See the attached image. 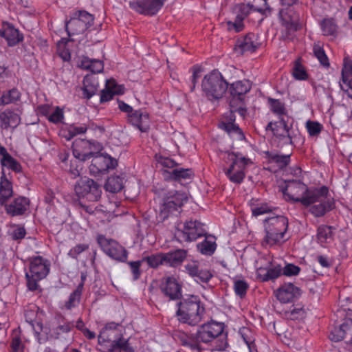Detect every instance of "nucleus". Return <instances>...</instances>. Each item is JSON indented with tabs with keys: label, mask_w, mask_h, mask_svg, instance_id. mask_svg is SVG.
Here are the masks:
<instances>
[{
	"label": "nucleus",
	"mask_w": 352,
	"mask_h": 352,
	"mask_svg": "<svg viewBox=\"0 0 352 352\" xmlns=\"http://www.w3.org/2000/svg\"><path fill=\"white\" fill-rule=\"evenodd\" d=\"M280 188L286 201L309 206L310 212L315 217L324 215L332 208V201L327 196L329 190L325 186L309 189L300 181L289 180L285 182Z\"/></svg>",
	"instance_id": "f257e3e1"
},
{
	"label": "nucleus",
	"mask_w": 352,
	"mask_h": 352,
	"mask_svg": "<svg viewBox=\"0 0 352 352\" xmlns=\"http://www.w3.org/2000/svg\"><path fill=\"white\" fill-rule=\"evenodd\" d=\"M288 219L283 215L267 217L264 221L265 235L262 244L266 247L280 245L288 238Z\"/></svg>",
	"instance_id": "f03ea898"
},
{
	"label": "nucleus",
	"mask_w": 352,
	"mask_h": 352,
	"mask_svg": "<svg viewBox=\"0 0 352 352\" xmlns=\"http://www.w3.org/2000/svg\"><path fill=\"white\" fill-rule=\"evenodd\" d=\"M177 306L176 316L179 322L193 326L201 321L204 307L198 296H188L184 298Z\"/></svg>",
	"instance_id": "7ed1b4c3"
},
{
	"label": "nucleus",
	"mask_w": 352,
	"mask_h": 352,
	"mask_svg": "<svg viewBox=\"0 0 352 352\" xmlns=\"http://www.w3.org/2000/svg\"><path fill=\"white\" fill-rule=\"evenodd\" d=\"M226 162H230V165L225 173L232 182L236 184L242 182L247 166L252 163L250 159L238 152L228 153Z\"/></svg>",
	"instance_id": "20e7f679"
},
{
	"label": "nucleus",
	"mask_w": 352,
	"mask_h": 352,
	"mask_svg": "<svg viewBox=\"0 0 352 352\" xmlns=\"http://www.w3.org/2000/svg\"><path fill=\"white\" fill-rule=\"evenodd\" d=\"M201 87L208 98L219 99L226 93L228 83L219 71L213 70L204 76Z\"/></svg>",
	"instance_id": "39448f33"
},
{
	"label": "nucleus",
	"mask_w": 352,
	"mask_h": 352,
	"mask_svg": "<svg viewBox=\"0 0 352 352\" xmlns=\"http://www.w3.org/2000/svg\"><path fill=\"white\" fill-rule=\"evenodd\" d=\"M50 263L41 256H36L30 260V272L25 274L28 287L30 290H35L38 281L45 278L50 272Z\"/></svg>",
	"instance_id": "423d86ee"
},
{
	"label": "nucleus",
	"mask_w": 352,
	"mask_h": 352,
	"mask_svg": "<svg viewBox=\"0 0 352 352\" xmlns=\"http://www.w3.org/2000/svg\"><path fill=\"white\" fill-rule=\"evenodd\" d=\"M254 267L257 278L262 281L275 279L283 275L281 265L266 256L259 257L255 261Z\"/></svg>",
	"instance_id": "0eeeda50"
},
{
	"label": "nucleus",
	"mask_w": 352,
	"mask_h": 352,
	"mask_svg": "<svg viewBox=\"0 0 352 352\" xmlns=\"http://www.w3.org/2000/svg\"><path fill=\"white\" fill-rule=\"evenodd\" d=\"M118 324L115 322L108 323L104 328L100 331L98 336V342L100 344H106L109 347V351L111 352H133V349L129 346L127 340L124 339H118V340L112 341L110 335L108 334L109 331L116 329Z\"/></svg>",
	"instance_id": "6e6552de"
},
{
	"label": "nucleus",
	"mask_w": 352,
	"mask_h": 352,
	"mask_svg": "<svg viewBox=\"0 0 352 352\" xmlns=\"http://www.w3.org/2000/svg\"><path fill=\"white\" fill-rule=\"evenodd\" d=\"M74 190L79 197L85 198L89 201H97L102 193L100 186L87 177H80L75 185Z\"/></svg>",
	"instance_id": "1a4fd4ad"
},
{
	"label": "nucleus",
	"mask_w": 352,
	"mask_h": 352,
	"mask_svg": "<svg viewBox=\"0 0 352 352\" xmlns=\"http://www.w3.org/2000/svg\"><path fill=\"white\" fill-rule=\"evenodd\" d=\"M224 330V324L211 320L199 327L197 339L199 343L209 344L221 336Z\"/></svg>",
	"instance_id": "9d476101"
},
{
	"label": "nucleus",
	"mask_w": 352,
	"mask_h": 352,
	"mask_svg": "<svg viewBox=\"0 0 352 352\" xmlns=\"http://www.w3.org/2000/svg\"><path fill=\"white\" fill-rule=\"evenodd\" d=\"M98 243L103 252L109 257L121 262H125L127 260V251L117 241L99 235Z\"/></svg>",
	"instance_id": "9b49d317"
},
{
	"label": "nucleus",
	"mask_w": 352,
	"mask_h": 352,
	"mask_svg": "<svg viewBox=\"0 0 352 352\" xmlns=\"http://www.w3.org/2000/svg\"><path fill=\"white\" fill-rule=\"evenodd\" d=\"M116 165V160L110 155L97 154L91 160L89 171L91 175L96 177L107 173L109 170L115 168Z\"/></svg>",
	"instance_id": "f8f14e48"
},
{
	"label": "nucleus",
	"mask_w": 352,
	"mask_h": 352,
	"mask_svg": "<svg viewBox=\"0 0 352 352\" xmlns=\"http://www.w3.org/2000/svg\"><path fill=\"white\" fill-rule=\"evenodd\" d=\"M164 3V0H132L129 7L140 14L153 16L161 10Z\"/></svg>",
	"instance_id": "ddd939ff"
},
{
	"label": "nucleus",
	"mask_w": 352,
	"mask_h": 352,
	"mask_svg": "<svg viewBox=\"0 0 352 352\" xmlns=\"http://www.w3.org/2000/svg\"><path fill=\"white\" fill-rule=\"evenodd\" d=\"M206 226L198 221H189L184 224L183 230L179 233L184 241H192L205 234Z\"/></svg>",
	"instance_id": "4468645a"
},
{
	"label": "nucleus",
	"mask_w": 352,
	"mask_h": 352,
	"mask_svg": "<svg viewBox=\"0 0 352 352\" xmlns=\"http://www.w3.org/2000/svg\"><path fill=\"white\" fill-rule=\"evenodd\" d=\"M187 201L185 194L177 192L171 199H168L160 208L162 219H166L170 214L178 211L182 205Z\"/></svg>",
	"instance_id": "2eb2a0df"
},
{
	"label": "nucleus",
	"mask_w": 352,
	"mask_h": 352,
	"mask_svg": "<svg viewBox=\"0 0 352 352\" xmlns=\"http://www.w3.org/2000/svg\"><path fill=\"white\" fill-rule=\"evenodd\" d=\"M128 122L141 132L148 131L151 123L149 114L142 109L132 112L129 116Z\"/></svg>",
	"instance_id": "dca6fc26"
},
{
	"label": "nucleus",
	"mask_w": 352,
	"mask_h": 352,
	"mask_svg": "<svg viewBox=\"0 0 352 352\" xmlns=\"http://www.w3.org/2000/svg\"><path fill=\"white\" fill-rule=\"evenodd\" d=\"M0 36L6 39L9 46H14L23 41V34L8 22H3L0 29Z\"/></svg>",
	"instance_id": "f3484780"
},
{
	"label": "nucleus",
	"mask_w": 352,
	"mask_h": 352,
	"mask_svg": "<svg viewBox=\"0 0 352 352\" xmlns=\"http://www.w3.org/2000/svg\"><path fill=\"white\" fill-rule=\"evenodd\" d=\"M299 296V289L292 283H285L276 291V296L281 303L292 302Z\"/></svg>",
	"instance_id": "a211bd4d"
},
{
	"label": "nucleus",
	"mask_w": 352,
	"mask_h": 352,
	"mask_svg": "<svg viewBox=\"0 0 352 352\" xmlns=\"http://www.w3.org/2000/svg\"><path fill=\"white\" fill-rule=\"evenodd\" d=\"M267 129L271 130L273 134L277 138L283 140L285 143H292L289 128L283 118H280L278 121L270 122L267 126Z\"/></svg>",
	"instance_id": "6ab92c4d"
},
{
	"label": "nucleus",
	"mask_w": 352,
	"mask_h": 352,
	"mask_svg": "<svg viewBox=\"0 0 352 352\" xmlns=\"http://www.w3.org/2000/svg\"><path fill=\"white\" fill-rule=\"evenodd\" d=\"M342 80L343 85L340 84L341 89L347 92L349 97L352 98V60L348 56L343 60Z\"/></svg>",
	"instance_id": "aec40b11"
},
{
	"label": "nucleus",
	"mask_w": 352,
	"mask_h": 352,
	"mask_svg": "<svg viewBox=\"0 0 352 352\" xmlns=\"http://www.w3.org/2000/svg\"><path fill=\"white\" fill-rule=\"evenodd\" d=\"M161 289L166 296L172 300L178 298L182 295L181 285L174 276L165 278L162 283Z\"/></svg>",
	"instance_id": "412c9836"
},
{
	"label": "nucleus",
	"mask_w": 352,
	"mask_h": 352,
	"mask_svg": "<svg viewBox=\"0 0 352 352\" xmlns=\"http://www.w3.org/2000/svg\"><path fill=\"white\" fill-rule=\"evenodd\" d=\"M73 155L76 160L82 161L89 159L93 154L89 141L78 139L73 142Z\"/></svg>",
	"instance_id": "4be33fe9"
},
{
	"label": "nucleus",
	"mask_w": 352,
	"mask_h": 352,
	"mask_svg": "<svg viewBox=\"0 0 352 352\" xmlns=\"http://www.w3.org/2000/svg\"><path fill=\"white\" fill-rule=\"evenodd\" d=\"M29 205L28 199L19 197L6 206V212L12 216L21 215L28 209Z\"/></svg>",
	"instance_id": "5701e85b"
},
{
	"label": "nucleus",
	"mask_w": 352,
	"mask_h": 352,
	"mask_svg": "<svg viewBox=\"0 0 352 352\" xmlns=\"http://www.w3.org/2000/svg\"><path fill=\"white\" fill-rule=\"evenodd\" d=\"M348 334L352 336V320L351 319H346L339 327H335L331 332L329 338L333 342H338Z\"/></svg>",
	"instance_id": "b1692460"
},
{
	"label": "nucleus",
	"mask_w": 352,
	"mask_h": 352,
	"mask_svg": "<svg viewBox=\"0 0 352 352\" xmlns=\"http://www.w3.org/2000/svg\"><path fill=\"white\" fill-rule=\"evenodd\" d=\"M187 256V252L184 250H176L164 253L165 265L177 267L180 265Z\"/></svg>",
	"instance_id": "393cba45"
},
{
	"label": "nucleus",
	"mask_w": 352,
	"mask_h": 352,
	"mask_svg": "<svg viewBox=\"0 0 352 352\" xmlns=\"http://www.w3.org/2000/svg\"><path fill=\"white\" fill-rule=\"evenodd\" d=\"M238 47L243 53L253 52L259 46L258 36L254 34H248L238 41Z\"/></svg>",
	"instance_id": "a878e982"
},
{
	"label": "nucleus",
	"mask_w": 352,
	"mask_h": 352,
	"mask_svg": "<svg viewBox=\"0 0 352 352\" xmlns=\"http://www.w3.org/2000/svg\"><path fill=\"white\" fill-rule=\"evenodd\" d=\"M99 86L98 81L94 75H87L83 80V96L85 98H91L96 93Z\"/></svg>",
	"instance_id": "bb28decb"
},
{
	"label": "nucleus",
	"mask_w": 352,
	"mask_h": 352,
	"mask_svg": "<svg viewBox=\"0 0 352 352\" xmlns=\"http://www.w3.org/2000/svg\"><path fill=\"white\" fill-rule=\"evenodd\" d=\"M0 120L1 126L3 129L14 128L19 125L21 121L19 115L10 110L3 111L0 115Z\"/></svg>",
	"instance_id": "cd10ccee"
},
{
	"label": "nucleus",
	"mask_w": 352,
	"mask_h": 352,
	"mask_svg": "<svg viewBox=\"0 0 352 352\" xmlns=\"http://www.w3.org/2000/svg\"><path fill=\"white\" fill-rule=\"evenodd\" d=\"M38 308L37 307L32 305L25 312V320L31 324L37 337H38L40 334L39 331H43L44 329L41 323L37 322L36 325L34 323L38 314ZM38 339L39 340L40 338H38Z\"/></svg>",
	"instance_id": "c85d7f7f"
},
{
	"label": "nucleus",
	"mask_w": 352,
	"mask_h": 352,
	"mask_svg": "<svg viewBox=\"0 0 352 352\" xmlns=\"http://www.w3.org/2000/svg\"><path fill=\"white\" fill-rule=\"evenodd\" d=\"M197 249L201 254L210 256L216 248V238L212 235L206 236L204 240L197 244Z\"/></svg>",
	"instance_id": "c756f323"
},
{
	"label": "nucleus",
	"mask_w": 352,
	"mask_h": 352,
	"mask_svg": "<svg viewBox=\"0 0 352 352\" xmlns=\"http://www.w3.org/2000/svg\"><path fill=\"white\" fill-rule=\"evenodd\" d=\"M280 18L282 25L286 31L284 36L288 38L289 35L300 28V24L298 21L291 19L289 16H286L283 10L280 12Z\"/></svg>",
	"instance_id": "7c9ffc66"
},
{
	"label": "nucleus",
	"mask_w": 352,
	"mask_h": 352,
	"mask_svg": "<svg viewBox=\"0 0 352 352\" xmlns=\"http://www.w3.org/2000/svg\"><path fill=\"white\" fill-rule=\"evenodd\" d=\"M251 89V83L248 80H238L230 85V91L233 97L245 94Z\"/></svg>",
	"instance_id": "2f4dec72"
},
{
	"label": "nucleus",
	"mask_w": 352,
	"mask_h": 352,
	"mask_svg": "<svg viewBox=\"0 0 352 352\" xmlns=\"http://www.w3.org/2000/svg\"><path fill=\"white\" fill-rule=\"evenodd\" d=\"M80 66L85 69H89L93 73H100L103 71L104 65L101 60L90 59L84 57L80 61Z\"/></svg>",
	"instance_id": "473e14b6"
},
{
	"label": "nucleus",
	"mask_w": 352,
	"mask_h": 352,
	"mask_svg": "<svg viewBox=\"0 0 352 352\" xmlns=\"http://www.w3.org/2000/svg\"><path fill=\"white\" fill-rule=\"evenodd\" d=\"M1 173L2 175L1 177L0 182V202L3 204L8 197L12 195V188L11 183L6 178L3 170H2Z\"/></svg>",
	"instance_id": "72a5a7b5"
},
{
	"label": "nucleus",
	"mask_w": 352,
	"mask_h": 352,
	"mask_svg": "<svg viewBox=\"0 0 352 352\" xmlns=\"http://www.w3.org/2000/svg\"><path fill=\"white\" fill-rule=\"evenodd\" d=\"M268 161L278 168L282 169L290 162V155H281L278 153H268Z\"/></svg>",
	"instance_id": "f704fd0d"
},
{
	"label": "nucleus",
	"mask_w": 352,
	"mask_h": 352,
	"mask_svg": "<svg viewBox=\"0 0 352 352\" xmlns=\"http://www.w3.org/2000/svg\"><path fill=\"white\" fill-rule=\"evenodd\" d=\"M318 241L322 246H325L333 241L331 227L321 226L318 229Z\"/></svg>",
	"instance_id": "c9c22d12"
},
{
	"label": "nucleus",
	"mask_w": 352,
	"mask_h": 352,
	"mask_svg": "<svg viewBox=\"0 0 352 352\" xmlns=\"http://www.w3.org/2000/svg\"><path fill=\"white\" fill-rule=\"evenodd\" d=\"M178 338L182 345L187 346L192 350L201 351L202 349L197 339V336L194 338L193 336L185 333H179Z\"/></svg>",
	"instance_id": "e433bc0d"
},
{
	"label": "nucleus",
	"mask_w": 352,
	"mask_h": 352,
	"mask_svg": "<svg viewBox=\"0 0 352 352\" xmlns=\"http://www.w3.org/2000/svg\"><path fill=\"white\" fill-rule=\"evenodd\" d=\"M164 173H167L169 175L168 176L164 175V177L177 181L190 179L192 176V170L188 168H175L171 172L164 170Z\"/></svg>",
	"instance_id": "4c0bfd02"
},
{
	"label": "nucleus",
	"mask_w": 352,
	"mask_h": 352,
	"mask_svg": "<svg viewBox=\"0 0 352 352\" xmlns=\"http://www.w3.org/2000/svg\"><path fill=\"white\" fill-rule=\"evenodd\" d=\"M69 34H78L84 32L87 28L76 16L72 18L66 24Z\"/></svg>",
	"instance_id": "58836bf2"
},
{
	"label": "nucleus",
	"mask_w": 352,
	"mask_h": 352,
	"mask_svg": "<svg viewBox=\"0 0 352 352\" xmlns=\"http://www.w3.org/2000/svg\"><path fill=\"white\" fill-rule=\"evenodd\" d=\"M104 187L107 191L118 192L123 188V178L120 176H111L108 178Z\"/></svg>",
	"instance_id": "ea45409f"
},
{
	"label": "nucleus",
	"mask_w": 352,
	"mask_h": 352,
	"mask_svg": "<svg viewBox=\"0 0 352 352\" xmlns=\"http://www.w3.org/2000/svg\"><path fill=\"white\" fill-rule=\"evenodd\" d=\"M87 127L84 125L76 126L70 125L65 129L60 130V135L64 137L67 140H70L74 136L85 133Z\"/></svg>",
	"instance_id": "a19ab883"
},
{
	"label": "nucleus",
	"mask_w": 352,
	"mask_h": 352,
	"mask_svg": "<svg viewBox=\"0 0 352 352\" xmlns=\"http://www.w3.org/2000/svg\"><path fill=\"white\" fill-rule=\"evenodd\" d=\"M83 289V283H80L77 288L69 296L68 301L65 302V307L67 309H71L73 307H76L80 299Z\"/></svg>",
	"instance_id": "79ce46f5"
},
{
	"label": "nucleus",
	"mask_w": 352,
	"mask_h": 352,
	"mask_svg": "<svg viewBox=\"0 0 352 352\" xmlns=\"http://www.w3.org/2000/svg\"><path fill=\"white\" fill-rule=\"evenodd\" d=\"M221 126L228 132L230 138L234 140H242L244 139V135L242 131L236 125L232 123H222Z\"/></svg>",
	"instance_id": "37998d69"
},
{
	"label": "nucleus",
	"mask_w": 352,
	"mask_h": 352,
	"mask_svg": "<svg viewBox=\"0 0 352 352\" xmlns=\"http://www.w3.org/2000/svg\"><path fill=\"white\" fill-rule=\"evenodd\" d=\"M204 263H201L198 261L192 260L185 265L184 268L186 273L195 280L197 276L199 275L200 270L202 269Z\"/></svg>",
	"instance_id": "c03bdc74"
},
{
	"label": "nucleus",
	"mask_w": 352,
	"mask_h": 352,
	"mask_svg": "<svg viewBox=\"0 0 352 352\" xmlns=\"http://www.w3.org/2000/svg\"><path fill=\"white\" fill-rule=\"evenodd\" d=\"M292 76L297 80H306L309 78L307 70L298 60L294 63Z\"/></svg>",
	"instance_id": "a18cd8bd"
},
{
	"label": "nucleus",
	"mask_w": 352,
	"mask_h": 352,
	"mask_svg": "<svg viewBox=\"0 0 352 352\" xmlns=\"http://www.w3.org/2000/svg\"><path fill=\"white\" fill-rule=\"evenodd\" d=\"M69 39L63 38L57 43V53L59 56L65 61H67L71 58V54L67 45Z\"/></svg>",
	"instance_id": "49530a36"
},
{
	"label": "nucleus",
	"mask_w": 352,
	"mask_h": 352,
	"mask_svg": "<svg viewBox=\"0 0 352 352\" xmlns=\"http://www.w3.org/2000/svg\"><path fill=\"white\" fill-rule=\"evenodd\" d=\"M3 79H1L0 82H3ZM20 97V94L19 91L16 89H12L8 91L7 93H5L2 95V96L0 98V105L1 104H7L11 102H13L16 100H17Z\"/></svg>",
	"instance_id": "de8ad7c7"
},
{
	"label": "nucleus",
	"mask_w": 352,
	"mask_h": 352,
	"mask_svg": "<svg viewBox=\"0 0 352 352\" xmlns=\"http://www.w3.org/2000/svg\"><path fill=\"white\" fill-rule=\"evenodd\" d=\"M1 166H3L2 170L6 167L15 172H19L21 170L20 164L10 155H6L4 157L1 159Z\"/></svg>",
	"instance_id": "09e8293b"
},
{
	"label": "nucleus",
	"mask_w": 352,
	"mask_h": 352,
	"mask_svg": "<svg viewBox=\"0 0 352 352\" xmlns=\"http://www.w3.org/2000/svg\"><path fill=\"white\" fill-rule=\"evenodd\" d=\"M313 52L314 54V56L317 58V59L319 60V62L324 66V67H329V63L328 57L327 56L324 50L320 45V43H316L314 45Z\"/></svg>",
	"instance_id": "8fccbe9b"
},
{
	"label": "nucleus",
	"mask_w": 352,
	"mask_h": 352,
	"mask_svg": "<svg viewBox=\"0 0 352 352\" xmlns=\"http://www.w3.org/2000/svg\"><path fill=\"white\" fill-rule=\"evenodd\" d=\"M142 261H146L151 267H156L160 265H165L164 253H158L145 257Z\"/></svg>",
	"instance_id": "3c124183"
},
{
	"label": "nucleus",
	"mask_w": 352,
	"mask_h": 352,
	"mask_svg": "<svg viewBox=\"0 0 352 352\" xmlns=\"http://www.w3.org/2000/svg\"><path fill=\"white\" fill-rule=\"evenodd\" d=\"M47 120L54 124L62 123L64 120L63 110L59 107H53L47 117Z\"/></svg>",
	"instance_id": "603ef678"
},
{
	"label": "nucleus",
	"mask_w": 352,
	"mask_h": 352,
	"mask_svg": "<svg viewBox=\"0 0 352 352\" xmlns=\"http://www.w3.org/2000/svg\"><path fill=\"white\" fill-rule=\"evenodd\" d=\"M249 287L248 283L241 279H234V290L236 296L243 298Z\"/></svg>",
	"instance_id": "864d4df0"
},
{
	"label": "nucleus",
	"mask_w": 352,
	"mask_h": 352,
	"mask_svg": "<svg viewBox=\"0 0 352 352\" xmlns=\"http://www.w3.org/2000/svg\"><path fill=\"white\" fill-rule=\"evenodd\" d=\"M269 102L270 104L271 110L274 113L278 115L280 117V118H283V116L285 113V108L283 102L281 101H280L279 100L272 99V98L269 99Z\"/></svg>",
	"instance_id": "5fc2aeb1"
},
{
	"label": "nucleus",
	"mask_w": 352,
	"mask_h": 352,
	"mask_svg": "<svg viewBox=\"0 0 352 352\" xmlns=\"http://www.w3.org/2000/svg\"><path fill=\"white\" fill-rule=\"evenodd\" d=\"M243 20L241 16L236 15L234 21H226L227 29L229 31H234L235 32L242 31L244 28Z\"/></svg>",
	"instance_id": "6e6d98bb"
},
{
	"label": "nucleus",
	"mask_w": 352,
	"mask_h": 352,
	"mask_svg": "<svg viewBox=\"0 0 352 352\" xmlns=\"http://www.w3.org/2000/svg\"><path fill=\"white\" fill-rule=\"evenodd\" d=\"M305 126L309 135L312 137L318 135L322 129V125L316 121L308 120Z\"/></svg>",
	"instance_id": "4d7b16f0"
},
{
	"label": "nucleus",
	"mask_w": 352,
	"mask_h": 352,
	"mask_svg": "<svg viewBox=\"0 0 352 352\" xmlns=\"http://www.w3.org/2000/svg\"><path fill=\"white\" fill-rule=\"evenodd\" d=\"M321 28L324 35H333L337 27L333 19H324L321 23Z\"/></svg>",
	"instance_id": "13d9d810"
},
{
	"label": "nucleus",
	"mask_w": 352,
	"mask_h": 352,
	"mask_svg": "<svg viewBox=\"0 0 352 352\" xmlns=\"http://www.w3.org/2000/svg\"><path fill=\"white\" fill-rule=\"evenodd\" d=\"M105 87L116 95H120L124 93V86L118 84L114 79L107 80Z\"/></svg>",
	"instance_id": "bf43d9fd"
},
{
	"label": "nucleus",
	"mask_w": 352,
	"mask_h": 352,
	"mask_svg": "<svg viewBox=\"0 0 352 352\" xmlns=\"http://www.w3.org/2000/svg\"><path fill=\"white\" fill-rule=\"evenodd\" d=\"M8 234L13 239L17 240L24 238L26 232L24 228L18 225H13L10 228Z\"/></svg>",
	"instance_id": "052dcab7"
},
{
	"label": "nucleus",
	"mask_w": 352,
	"mask_h": 352,
	"mask_svg": "<svg viewBox=\"0 0 352 352\" xmlns=\"http://www.w3.org/2000/svg\"><path fill=\"white\" fill-rule=\"evenodd\" d=\"M212 276L210 270L204 263L202 269L200 270L199 275L197 276L195 280L197 283H208Z\"/></svg>",
	"instance_id": "680f3d73"
},
{
	"label": "nucleus",
	"mask_w": 352,
	"mask_h": 352,
	"mask_svg": "<svg viewBox=\"0 0 352 352\" xmlns=\"http://www.w3.org/2000/svg\"><path fill=\"white\" fill-rule=\"evenodd\" d=\"M76 16L88 28L94 21L93 16L86 11H79Z\"/></svg>",
	"instance_id": "e2e57ef3"
},
{
	"label": "nucleus",
	"mask_w": 352,
	"mask_h": 352,
	"mask_svg": "<svg viewBox=\"0 0 352 352\" xmlns=\"http://www.w3.org/2000/svg\"><path fill=\"white\" fill-rule=\"evenodd\" d=\"M88 248L89 245L87 244H78L74 247L72 248L68 252L67 254L71 258L76 259L79 254L87 250Z\"/></svg>",
	"instance_id": "0e129e2a"
},
{
	"label": "nucleus",
	"mask_w": 352,
	"mask_h": 352,
	"mask_svg": "<svg viewBox=\"0 0 352 352\" xmlns=\"http://www.w3.org/2000/svg\"><path fill=\"white\" fill-rule=\"evenodd\" d=\"M282 270L283 275L286 276H297L300 272V268L292 263L286 264L284 267H282Z\"/></svg>",
	"instance_id": "69168bd1"
},
{
	"label": "nucleus",
	"mask_w": 352,
	"mask_h": 352,
	"mask_svg": "<svg viewBox=\"0 0 352 352\" xmlns=\"http://www.w3.org/2000/svg\"><path fill=\"white\" fill-rule=\"evenodd\" d=\"M82 170V164L76 160L72 161L70 167L69 168V173L72 178H76L80 174Z\"/></svg>",
	"instance_id": "338daca9"
},
{
	"label": "nucleus",
	"mask_w": 352,
	"mask_h": 352,
	"mask_svg": "<svg viewBox=\"0 0 352 352\" xmlns=\"http://www.w3.org/2000/svg\"><path fill=\"white\" fill-rule=\"evenodd\" d=\"M143 261H131L128 264L130 266L131 273L133 274V280H137L140 276V268L142 265Z\"/></svg>",
	"instance_id": "774afa93"
}]
</instances>
